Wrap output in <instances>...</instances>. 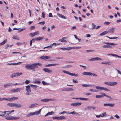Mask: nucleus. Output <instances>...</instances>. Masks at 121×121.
<instances>
[{
    "label": "nucleus",
    "mask_w": 121,
    "mask_h": 121,
    "mask_svg": "<svg viewBox=\"0 0 121 121\" xmlns=\"http://www.w3.org/2000/svg\"><path fill=\"white\" fill-rule=\"evenodd\" d=\"M41 65L40 63H34L32 64H28L26 65L25 68L27 69L32 70L38 67V66H40Z\"/></svg>",
    "instance_id": "nucleus-1"
},
{
    "label": "nucleus",
    "mask_w": 121,
    "mask_h": 121,
    "mask_svg": "<svg viewBox=\"0 0 121 121\" xmlns=\"http://www.w3.org/2000/svg\"><path fill=\"white\" fill-rule=\"evenodd\" d=\"M103 43L106 44H107V45H104L102 46L103 48H112L113 47L111 46H114L117 45L116 44L108 42H104Z\"/></svg>",
    "instance_id": "nucleus-2"
},
{
    "label": "nucleus",
    "mask_w": 121,
    "mask_h": 121,
    "mask_svg": "<svg viewBox=\"0 0 121 121\" xmlns=\"http://www.w3.org/2000/svg\"><path fill=\"white\" fill-rule=\"evenodd\" d=\"M7 105L8 106L10 107H14L17 108H20L22 106L21 104L18 103H9L7 104Z\"/></svg>",
    "instance_id": "nucleus-3"
},
{
    "label": "nucleus",
    "mask_w": 121,
    "mask_h": 121,
    "mask_svg": "<svg viewBox=\"0 0 121 121\" xmlns=\"http://www.w3.org/2000/svg\"><path fill=\"white\" fill-rule=\"evenodd\" d=\"M82 74L84 75L93 76L95 77H96L97 75L94 73L89 72H85L82 73Z\"/></svg>",
    "instance_id": "nucleus-4"
},
{
    "label": "nucleus",
    "mask_w": 121,
    "mask_h": 121,
    "mask_svg": "<svg viewBox=\"0 0 121 121\" xmlns=\"http://www.w3.org/2000/svg\"><path fill=\"white\" fill-rule=\"evenodd\" d=\"M95 88L96 89H98L99 91L100 90H103L106 91H109L110 90L108 89L106 87H104L100 86H95Z\"/></svg>",
    "instance_id": "nucleus-5"
},
{
    "label": "nucleus",
    "mask_w": 121,
    "mask_h": 121,
    "mask_svg": "<svg viewBox=\"0 0 121 121\" xmlns=\"http://www.w3.org/2000/svg\"><path fill=\"white\" fill-rule=\"evenodd\" d=\"M18 99L17 97H13L11 98H6V100L12 102L17 100Z\"/></svg>",
    "instance_id": "nucleus-6"
},
{
    "label": "nucleus",
    "mask_w": 121,
    "mask_h": 121,
    "mask_svg": "<svg viewBox=\"0 0 121 121\" xmlns=\"http://www.w3.org/2000/svg\"><path fill=\"white\" fill-rule=\"evenodd\" d=\"M20 117L19 116H9L8 117H6L5 119L8 120H17L19 119Z\"/></svg>",
    "instance_id": "nucleus-7"
},
{
    "label": "nucleus",
    "mask_w": 121,
    "mask_h": 121,
    "mask_svg": "<svg viewBox=\"0 0 121 121\" xmlns=\"http://www.w3.org/2000/svg\"><path fill=\"white\" fill-rule=\"evenodd\" d=\"M82 103L81 102H74L71 103V105L73 107H78Z\"/></svg>",
    "instance_id": "nucleus-8"
},
{
    "label": "nucleus",
    "mask_w": 121,
    "mask_h": 121,
    "mask_svg": "<svg viewBox=\"0 0 121 121\" xmlns=\"http://www.w3.org/2000/svg\"><path fill=\"white\" fill-rule=\"evenodd\" d=\"M54 99H47L45 98L41 100V101L42 102H47L50 101H52Z\"/></svg>",
    "instance_id": "nucleus-9"
},
{
    "label": "nucleus",
    "mask_w": 121,
    "mask_h": 121,
    "mask_svg": "<svg viewBox=\"0 0 121 121\" xmlns=\"http://www.w3.org/2000/svg\"><path fill=\"white\" fill-rule=\"evenodd\" d=\"M102 59L98 57L92 58L89 59L90 61H93L95 60H102Z\"/></svg>",
    "instance_id": "nucleus-10"
},
{
    "label": "nucleus",
    "mask_w": 121,
    "mask_h": 121,
    "mask_svg": "<svg viewBox=\"0 0 121 121\" xmlns=\"http://www.w3.org/2000/svg\"><path fill=\"white\" fill-rule=\"evenodd\" d=\"M21 90V88H17L15 89H12L10 91L13 92H20Z\"/></svg>",
    "instance_id": "nucleus-11"
},
{
    "label": "nucleus",
    "mask_w": 121,
    "mask_h": 121,
    "mask_svg": "<svg viewBox=\"0 0 121 121\" xmlns=\"http://www.w3.org/2000/svg\"><path fill=\"white\" fill-rule=\"evenodd\" d=\"M100 94L101 95L104 96H105L107 98H110V99H109V101H111L112 100V98L110 96L108 95L105 93H104L101 92L100 93Z\"/></svg>",
    "instance_id": "nucleus-12"
},
{
    "label": "nucleus",
    "mask_w": 121,
    "mask_h": 121,
    "mask_svg": "<svg viewBox=\"0 0 121 121\" xmlns=\"http://www.w3.org/2000/svg\"><path fill=\"white\" fill-rule=\"evenodd\" d=\"M43 70L45 72L48 73H51L52 72V71L49 69L48 68H46L43 69Z\"/></svg>",
    "instance_id": "nucleus-13"
},
{
    "label": "nucleus",
    "mask_w": 121,
    "mask_h": 121,
    "mask_svg": "<svg viewBox=\"0 0 121 121\" xmlns=\"http://www.w3.org/2000/svg\"><path fill=\"white\" fill-rule=\"evenodd\" d=\"M67 39V38L65 37H63L61 39H59L58 41H60L61 42H65L66 43L67 42L66 40Z\"/></svg>",
    "instance_id": "nucleus-14"
},
{
    "label": "nucleus",
    "mask_w": 121,
    "mask_h": 121,
    "mask_svg": "<svg viewBox=\"0 0 121 121\" xmlns=\"http://www.w3.org/2000/svg\"><path fill=\"white\" fill-rule=\"evenodd\" d=\"M57 15L63 19H66V17L62 14H60L59 13H57Z\"/></svg>",
    "instance_id": "nucleus-15"
},
{
    "label": "nucleus",
    "mask_w": 121,
    "mask_h": 121,
    "mask_svg": "<svg viewBox=\"0 0 121 121\" xmlns=\"http://www.w3.org/2000/svg\"><path fill=\"white\" fill-rule=\"evenodd\" d=\"M26 91L28 92H31V90L30 86L29 85H27L26 87Z\"/></svg>",
    "instance_id": "nucleus-16"
},
{
    "label": "nucleus",
    "mask_w": 121,
    "mask_h": 121,
    "mask_svg": "<svg viewBox=\"0 0 121 121\" xmlns=\"http://www.w3.org/2000/svg\"><path fill=\"white\" fill-rule=\"evenodd\" d=\"M115 29V28L113 27L110 28L108 31L110 33H113L114 32Z\"/></svg>",
    "instance_id": "nucleus-17"
},
{
    "label": "nucleus",
    "mask_w": 121,
    "mask_h": 121,
    "mask_svg": "<svg viewBox=\"0 0 121 121\" xmlns=\"http://www.w3.org/2000/svg\"><path fill=\"white\" fill-rule=\"evenodd\" d=\"M107 55H111L113 56L117 57L118 58H121V56H118L116 54H107Z\"/></svg>",
    "instance_id": "nucleus-18"
},
{
    "label": "nucleus",
    "mask_w": 121,
    "mask_h": 121,
    "mask_svg": "<svg viewBox=\"0 0 121 121\" xmlns=\"http://www.w3.org/2000/svg\"><path fill=\"white\" fill-rule=\"evenodd\" d=\"M38 105V104L37 103H34L30 105V106H29V108H31L35 107L36 106V105Z\"/></svg>",
    "instance_id": "nucleus-19"
},
{
    "label": "nucleus",
    "mask_w": 121,
    "mask_h": 121,
    "mask_svg": "<svg viewBox=\"0 0 121 121\" xmlns=\"http://www.w3.org/2000/svg\"><path fill=\"white\" fill-rule=\"evenodd\" d=\"M40 58L42 59L45 60L50 58V57L46 56H43L40 57Z\"/></svg>",
    "instance_id": "nucleus-20"
},
{
    "label": "nucleus",
    "mask_w": 121,
    "mask_h": 121,
    "mask_svg": "<svg viewBox=\"0 0 121 121\" xmlns=\"http://www.w3.org/2000/svg\"><path fill=\"white\" fill-rule=\"evenodd\" d=\"M12 38L15 40H19L20 38L17 35H13L12 37Z\"/></svg>",
    "instance_id": "nucleus-21"
},
{
    "label": "nucleus",
    "mask_w": 121,
    "mask_h": 121,
    "mask_svg": "<svg viewBox=\"0 0 121 121\" xmlns=\"http://www.w3.org/2000/svg\"><path fill=\"white\" fill-rule=\"evenodd\" d=\"M3 113L5 114L6 117L8 116L10 114L9 111H5L3 112Z\"/></svg>",
    "instance_id": "nucleus-22"
},
{
    "label": "nucleus",
    "mask_w": 121,
    "mask_h": 121,
    "mask_svg": "<svg viewBox=\"0 0 121 121\" xmlns=\"http://www.w3.org/2000/svg\"><path fill=\"white\" fill-rule=\"evenodd\" d=\"M44 37H38L35 38V40L36 41L42 39H44Z\"/></svg>",
    "instance_id": "nucleus-23"
},
{
    "label": "nucleus",
    "mask_w": 121,
    "mask_h": 121,
    "mask_svg": "<svg viewBox=\"0 0 121 121\" xmlns=\"http://www.w3.org/2000/svg\"><path fill=\"white\" fill-rule=\"evenodd\" d=\"M11 83H8L4 85V87L7 88L10 86L11 85Z\"/></svg>",
    "instance_id": "nucleus-24"
},
{
    "label": "nucleus",
    "mask_w": 121,
    "mask_h": 121,
    "mask_svg": "<svg viewBox=\"0 0 121 121\" xmlns=\"http://www.w3.org/2000/svg\"><path fill=\"white\" fill-rule=\"evenodd\" d=\"M82 86L85 87H91L93 86L92 85L86 84H82Z\"/></svg>",
    "instance_id": "nucleus-25"
},
{
    "label": "nucleus",
    "mask_w": 121,
    "mask_h": 121,
    "mask_svg": "<svg viewBox=\"0 0 121 121\" xmlns=\"http://www.w3.org/2000/svg\"><path fill=\"white\" fill-rule=\"evenodd\" d=\"M65 88L66 89L65 90L66 91H72L74 90L73 89L70 88Z\"/></svg>",
    "instance_id": "nucleus-26"
},
{
    "label": "nucleus",
    "mask_w": 121,
    "mask_h": 121,
    "mask_svg": "<svg viewBox=\"0 0 121 121\" xmlns=\"http://www.w3.org/2000/svg\"><path fill=\"white\" fill-rule=\"evenodd\" d=\"M29 85L30 86V87L31 86L32 88L35 89H36L38 87L37 85H33L31 84H30Z\"/></svg>",
    "instance_id": "nucleus-27"
},
{
    "label": "nucleus",
    "mask_w": 121,
    "mask_h": 121,
    "mask_svg": "<svg viewBox=\"0 0 121 121\" xmlns=\"http://www.w3.org/2000/svg\"><path fill=\"white\" fill-rule=\"evenodd\" d=\"M109 32V31H104L102 33H101L100 34V36H103L104 35L106 34H107Z\"/></svg>",
    "instance_id": "nucleus-28"
},
{
    "label": "nucleus",
    "mask_w": 121,
    "mask_h": 121,
    "mask_svg": "<svg viewBox=\"0 0 121 121\" xmlns=\"http://www.w3.org/2000/svg\"><path fill=\"white\" fill-rule=\"evenodd\" d=\"M35 115L34 112H32L26 115V117H29L31 116H33Z\"/></svg>",
    "instance_id": "nucleus-29"
},
{
    "label": "nucleus",
    "mask_w": 121,
    "mask_h": 121,
    "mask_svg": "<svg viewBox=\"0 0 121 121\" xmlns=\"http://www.w3.org/2000/svg\"><path fill=\"white\" fill-rule=\"evenodd\" d=\"M7 40L6 39L3 41L2 42L0 43V46H2V45L4 44L7 42Z\"/></svg>",
    "instance_id": "nucleus-30"
},
{
    "label": "nucleus",
    "mask_w": 121,
    "mask_h": 121,
    "mask_svg": "<svg viewBox=\"0 0 121 121\" xmlns=\"http://www.w3.org/2000/svg\"><path fill=\"white\" fill-rule=\"evenodd\" d=\"M54 114V112L53 111H52L48 113L45 115V116H46L49 115H52Z\"/></svg>",
    "instance_id": "nucleus-31"
},
{
    "label": "nucleus",
    "mask_w": 121,
    "mask_h": 121,
    "mask_svg": "<svg viewBox=\"0 0 121 121\" xmlns=\"http://www.w3.org/2000/svg\"><path fill=\"white\" fill-rule=\"evenodd\" d=\"M66 117L64 116H60L59 117V120H62L66 119Z\"/></svg>",
    "instance_id": "nucleus-32"
},
{
    "label": "nucleus",
    "mask_w": 121,
    "mask_h": 121,
    "mask_svg": "<svg viewBox=\"0 0 121 121\" xmlns=\"http://www.w3.org/2000/svg\"><path fill=\"white\" fill-rule=\"evenodd\" d=\"M68 113L69 114H72V115H74V114L76 115L77 114H80V113L79 112V113H77L75 112L74 111H73L71 113H69V112H68Z\"/></svg>",
    "instance_id": "nucleus-33"
},
{
    "label": "nucleus",
    "mask_w": 121,
    "mask_h": 121,
    "mask_svg": "<svg viewBox=\"0 0 121 121\" xmlns=\"http://www.w3.org/2000/svg\"><path fill=\"white\" fill-rule=\"evenodd\" d=\"M104 96L103 95H95V97L96 98H103Z\"/></svg>",
    "instance_id": "nucleus-34"
},
{
    "label": "nucleus",
    "mask_w": 121,
    "mask_h": 121,
    "mask_svg": "<svg viewBox=\"0 0 121 121\" xmlns=\"http://www.w3.org/2000/svg\"><path fill=\"white\" fill-rule=\"evenodd\" d=\"M41 111V110L40 109L38 111H36L35 112H34L35 115H37L39 114L40 113Z\"/></svg>",
    "instance_id": "nucleus-35"
},
{
    "label": "nucleus",
    "mask_w": 121,
    "mask_h": 121,
    "mask_svg": "<svg viewBox=\"0 0 121 121\" xmlns=\"http://www.w3.org/2000/svg\"><path fill=\"white\" fill-rule=\"evenodd\" d=\"M86 108L88 109H92L94 110L95 109V108L93 106H88Z\"/></svg>",
    "instance_id": "nucleus-36"
},
{
    "label": "nucleus",
    "mask_w": 121,
    "mask_h": 121,
    "mask_svg": "<svg viewBox=\"0 0 121 121\" xmlns=\"http://www.w3.org/2000/svg\"><path fill=\"white\" fill-rule=\"evenodd\" d=\"M80 100L83 101H87L89 99L87 98H80Z\"/></svg>",
    "instance_id": "nucleus-37"
},
{
    "label": "nucleus",
    "mask_w": 121,
    "mask_h": 121,
    "mask_svg": "<svg viewBox=\"0 0 121 121\" xmlns=\"http://www.w3.org/2000/svg\"><path fill=\"white\" fill-rule=\"evenodd\" d=\"M89 90L91 92H99V91L98 89H97L96 90H94L92 89H90Z\"/></svg>",
    "instance_id": "nucleus-38"
},
{
    "label": "nucleus",
    "mask_w": 121,
    "mask_h": 121,
    "mask_svg": "<svg viewBox=\"0 0 121 121\" xmlns=\"http://www.w3.org/2000/svg\"><path fill=\"white\" fill-rule=\"evenodd\" d=\"M117 83V82H110V86H113L114 85H116Z\"/></svg>",
    "instance_id": "nucleus-39"
},
{
    "label": "nucleus",
    "mask_w": 121,
    "mask_h": 121,
    "mask_svg": "<svg viewBox=\"0 0 121 121\" xmlns=\"http://www.w3.org/2000/svg\"><path fill=\"white\" fill-rule=\"evenodd\" d=\"M16 77H18L22 74V72L18 73L17 72L16 73Z\"/></svg>",
    "instance_id": "nucleus-40"
},
{
    "label": "nucleus",
    "mask_w": 121,
    "mask_h": 121,
    "mask_svg": "<svg viewBox=\"0 0 121 121\" xmlns=\"http://www.w3.org/2000/svg\"><path fill=\"white\" fill-rule=\"evenodd\" d=\"M115 104L113 103H108V106L113 107L114 106Z\"/></svg>",
    "instance_id": "nucleus-41"
},
{
    "label": "nucleus",
    "mask_w": 121,
    "mask_h": 121,
    "mask_svg": "<svg viewBox=\"0 0 121 121\" xmlns=\"http://www.w3.org/2000/svg\"><path fill=\"white\" fill-rule=\"evenodd\" d=\"M70 75L72 76H74L77 77L78 76V75L77 74H76L74 73H70Z\"/></svg>",
    "instance_id": "nucleus-42"
},
{
    "label": "nucleus",
    "mask_w": 121,
    "mask_h": 121,
    "mask_svg": "<svg viewBox=\"0 0 121 121\" xmlns=\"http://www.w3.org/2000/svg\"><path fill=\"white\" fill-rule=\"evenodd\" d=\"M63 72L65 73L70 75V73L67 71L63 70Z\"/></svg>",
    "instance_id": "nucleus-43"
},
{
    "label": "nucleus",
    "mask_w": 121,
    "mask_h": 121,
    "mask_svg": "<svg viewBox=\"0 0 121 121\" xmlns=\"http://www.w3.org/2000/svg\"><path fill=\"white\" fill-rule=\"evenodd\" d=\"M92 28L91 29H93L95 28L96 25L94 23H92Z\"/></svg>",
    "instance_id": "nucleus-44"
},
{
    "label": "nucleus",
    "mask_w": 121,
    "mask_h": 121,
    "mask_svg": "<svg viewBox=\"0 0 121 121\" xmlns=\"http://www.w3.org/2000/svg\"><path fill=\"white\" fill-rule=\"evenodd\" d=\"M106 115V113L105 112H104L101 115V117H103L104 116H105Z\"/></svg>",
    "instance_id": "nucleus-45"
},
{
    "label": "nucleus",
    "mask_w": 121,
    "mask_h": 121,
    "mask_svg": "<svg viewBox=\"0 0 121 121\" xmlns=\"http://www.w3.org/2000/svg\"><path fill=\"white\" fill-rule=\"evenodd\" d=\"M35 41V39H33L31 40L30 41V46H31L32 45V41H33L34 42Z\"/></svg>",
    "instance_id": "nucleus-46"
},
{
    "label": "nucleus",
    "mask_w": 121,
    "mask_h": 121,
    "mask_svg": "<svg viewBox=\"0 0 121 121\" xmlns=\"http://www.w3.org/2000/svg\"><path fill=\"white\" fill-rule=\"evenodd\" d=\"M53 119L54 120L57 119L59 120V117L55 116L53 117Z\"/></svg>",
    "instance_id": "nucleus-47"
},
{
    "label": "nucleus",
    "mask_w": 121,
    "mask_h": 121,
    "mask_svg": "<svg viewBox=\"0 0 121 121\" xmlns=\"http://www.w3.org/2000/svg\"><path fill=\"white\" fill-rule=\"evenodd\" d=\"M52 45H51L47 47H45L44 48V49H45L46 48H52Z\"/></svg>",
    "instance_id": "nucleus-48"
},
{
    "label": "nucleus",
    "mask_w": 121,
    "mask_h": 121,
    "mask_svg": "<svg viewBox=\"0 0 121 121\" xmlns=\"http://www.w3.org/2000/svg\"><path fill=\"white\" fill-rule=\"evenodd\" d=\"M68 112H67L66 111H63L61 112V113H59V114H60V115H61V114H65V113H67V112L68 113Z\"/></svg>",
    "instance_id": "nucleus-49"
},
{
    "label": "nucleus",
    "mask_w": 121,
    "mask_h": 121,
    "mask_svg": "<svg viewBox=\"0 0 121 121\" xmlns=\"http://www.w3.org/2000/svg\"><path fill=\"white\" fill-rule=\"evenodd\" d=\"M104 64L105 65H110V62H104Z\"/></svg>",
    "instance_id": "nucleus-50"
},
{
    "label": "nucleus",
    "mask_w": 121,
    "mask_h": 121,
    "mask_svg": "<svg viewBox=\"0 0 121 121\" xmlns=\"http://www.w3.org/2000/svg\"><path fill=\"white\" fill-rule=\"evenodd\" d=\"M3 100H6V98H2L0 97V101H2Z\"/></svg>",
    "instance_id": "nucleus-51"
},
{
    "label": "nucleus",
    "mask_w": 121,
    "mask_h": 121,
    "mask_svg": "<svg viewBox=\"0 0 121 121\" xmlns=\"http://www.w3.org/2000/svg\"><path fill=\"white\" fill-rule=\"evenodd\" d=\"M40 83V82L39 81H35L33 82V83H34L38 84H39Z\"/></svg>",
    "instance_id": "nucleus-52"
},
{
    "label": "nucleus",
    "mask_w": 121,
    "mask_h": 121,
    "mask_svg": "<svg viewBox=\"0 0 121 121\" xmlns=\"http://www.w3.org/2000/svg\"><path fill=\"white\" fill-rule=\"evenodd\" d=\"M25 29H26V28H23V29H22V28L21 29L19 30L18 31V32H22V31H23L24 30H25Z\"/></svg>",
    "instance_id": "nucleus-53"
},
{
    "label": "nucleus",
    "mask_w": 121,
    "mask_h": 121,
    "mask_svg": "<svg viewBox=\"0 0 121 121\" xmlns=\"http://www.w3.org/2000/svg\"><path fill=\"white\" fill-rule=\"evenodd\" d=\"M110 23V22H104V24L105 25H108Z\"/></svg>",
    "instance_id": "nucleus-54"
},
{
    "label": "nucleus",
    "mask_w": 121,
    "mask_h": 121,
    "mask_svg": "<svg viewBox=\"0 0 121 121\" xmlns=\"http://www.w3.org/2000/svg\"><path fill=\"white\" fill-rule=\"evenodd\" d=\"M35 35H37L39 34V33L38 31H36L34 33Z\"/></svg>",
    "instance_id": "nucleus-55"
},
{
    "label": "nucleus",
    "mask_w": 121,
    "mask_h": 121,
    "mask_svg": "<svg viewBox=\"0 0 121 121\" xmlns=\"http://www.w3.org/2000/svg\"><path fill=\"white\" fill-rule=\"evenodd\" d=\"M45 23L44 21L41 22H39L38 24H40L42 25H44Z\"/></svg>",
    "instance_id": "nucleus-56"
},
{
    "label": "nucleus",
    "mask_w": 121,
    "mask_h": 121,
    "mask_svg": "<svg viewBox=\"0 0 121 121\" xmlns=\"http://www.w3.org/2000/svg\"><path fill=\"white\" fill-rule=\"evenodd\" d=\"M104 84L106 85H108L110 86V82H104Z\"/></svg>",
    "instance_id": "nucleus-57"
},
{
    "label": "nucleus",
    "mask_w": 121,
    "mask_h": 121,
    "mask_svg": "<svg viewBox=\"0 0 121 121\" xmlns=\"http://www.w3.org/2000/svg\"><path fill=\"white\" fill-rule=\"evenodd\" d=\"M42 17L43 18H45V14L43 12L42 13Z\"/></svg>",
    "instance_id": "nucleus-58"
},
{
    "label": "nucleus",
    "mask_w": 121,
    "mask_h": 121,
    "mask_svg": "<svg viewBox=\"0 0 121 121\" xmlns=\"http://www.w3.org/2000/svg\"><path fill=\"white\" fill-rule=\"evenodd\" d=\"M29 35H30L31 37H34L35 36L34 33H30L29 34Z\"/></svg>",
    "instance_id": "nucleus-59"
},
{
    "label": "nucleus",
    "mask_w": 121,
    "mask_h": 121,
    "mask_svg": "<svg viewBox=\"0 0 121 121\" xmlns=\"http://www.w3.org/2000/svg\"><path fill=\"white\" fill-rule=\"evenodd\" d=\"M114 117L117 119H119L120 118V117L117 114H116L114 115Z\"/></svg>",
    "instance_id": "nucleus-60"
},
{
    "label": "nucleus",
    "mask_w": 121,
    "mask_h": 121,
    "mask_svg": "<svg viewBox=\"0 0 121 121\" xmlns=\"http://www.w3.org/2000/svg\"><path fill=\"white\" fill-rule=\"evenodd\" d=\"M104 105L105 107L108 106V103H104Z\"/></svg>",
    "instance_id": "nucleus-61"
},
{
    "label": "nucleus",
    "mask_w": 121,
    "mask_h": 121,
    "mask_svg": "<svg viewBox=\"0 0 121 121\" xmlns=\"http://www.w3.org/2000/svg\"><path fill=\"white\" fill-rule=\"evenodd\" d=\"M52 66L51 64H47L45 65V66L46 67H49Z\"/></svg>",
    "instance_id": "nucleus-62"
},
{
    "label": "nucleus",
    "mask_w": 121,
    "mask_h": 121,
    "mask_svg": "<svg viewBox=\"0 0 121 121\" xmlns=\"http://www.w3.org/2000/svg\"><path fill=\"white\" fill-rule=\"evenodd\" d=\"M25 82L26 84H27L30 83V81L29 80H26L25 81Z\"/></svg>",
    "instance_id": "nucleus-63"
},
{
    "label": "nucleus",
    "mask_w": 121,
    "mask_h": 121,
    "mask_svg": "<svg viewBox=\"0 0 121 121\" xmlns=\"http://www.w3.org/2000/svg\"><path fill=\"white\" fill-rule=\"evenodd\" d=\"M66 48V50H70L71 49V47Z\"/></svg>",
    "instance_id": "nucleus-64"
}]
</instances>
